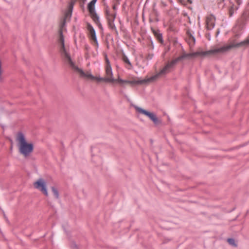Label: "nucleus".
I'll list each match as a JSON object with an SVG mask.
<instances>
[{"mask_svg":"<svg viewBox=\"0 0 249 249\" xmlns=\"http://www.w3.org/2000/svg\"><path fill=\"white\" fill-rule=\"evenodd\" d=\"M239 43H236L235 40H233L228 45L224 46L219 48L212 49L207 51H198L193 53H187L183 52L182 54L178 56L180 60L184 59H190L197 56L200 55L202 56L208 55H214L217 53H222L229 51L232 48H241Z\"/></svg>","mask_w":249,"mask_h":249,"instance_id":"1","label":"nucleus"},{"mask_svg":"<svg viewBox=\"0 0 249 249\" xmlns=\"http://www.w3.org/2000/svg\"><path fill=\"white\" fill-rule=\"evenodd\" d=\"M17 141L18 142V150L20 154L25 158L29 156L34 150L33 144L28 143L24 134L21 132L18 133Z\"/></svg>","mask_w":249,"mask_h":249,"instance_id":"2","label":"nucleus"},{"mask_svg":"<svg viewBox=\"0 0 249 249\" xmlns=\"http://www.w3.org/2000/svg\"><path fill=\"white\" fill-rule=\"evenodd\" d=\"M73 71L78 73L81 78L90 79L91 80H97L98 81H104L107 83H114L115 79L105 78V77H95L92 75L91 72L84 71L82 69L79 68L77 66L75 68Z\"/></svg>","mask_w":249,"mask_h":249,"instance_id":"3","label":"nucleus"},{"mask_svg":"<svg viewBox=\"0 0 249 249\" xmlns=\"http://www.w3.org/2000/svg\"><path fill=\"white\" fill-rule=\"evenodd\" d=\"M134 107L137 112L147 116L151 121H153L155 125L161 124V121L157 118L155 113L148 112L147 110L136 106H134Z\"/></svg>","mask_w":249,"mask_h":249,"instance_id":"4","label":"nucleus"},{"mask_svg":"<svg viewBox=\"0 0 249 249\" xmlns=\"http://www.w3.org/2000/svg\"><path fill=\"white\" fill-rule=\"evenodd\" d=\"M60 52L62 56L64 57L65 61L70 65L71 68L73 70L77 66L72 61L70 54L67 52L65 47V43L60 44Z\"/></svg>","mask_w":249,"mask_h":249,"instance_id":"5","label":"nucleus"},{"mask_svg":"<svg viewBox=\"0 0 249 249\" xmlns=\"http://www.w3.org/2000/svg\"><path fill=\"white\" fill-rule=\"evenodd\" d=\"M34 186L36 189L40 191L46 196H48L46 182L43 178H40L35 182L34 183Z\"/></svg>","mask_w":249,"mask_h":249,"instance_id":"6","label":"nucleus"},{"mask_svg":"<svg viewBox=\"0 0 249 249\" xmlns=\"http://www.w3.org/2000/svg\"><path fill=\"white\" fill-rule=\"evenodd\" d=\"M171 69H170L166 64L165 67L159 73L151 77L150 78H148L147 81H148L149 82H151L156 80L159 77L164 75L165 74L169 72Z\"/></svg>","mask_w":249,"mask_h":249,"instance_id":"7","label":"nucleus"},{"mask_svg":"<svg viewBox=\"0 0 249 249\" xmlns=\"http://www.w3.org/2000/svg\"><path fill=\"white\" fill-rule=\"evenodd\" d=\"M87 29L89 32V37L90 40L94 42L96 45L98 46V43L97 41L95 30L89 23L87 24Z\"/></svg>","mask_w":249,"mask_h":249,"instance_id":"8","label":"nucleus"},{"mask_svg":"<svg viewBox=\"0 0 249 249\" xmlns=\"http://www.w3.org/2000/svg\"><path fill=\"white\" fill-rule=\"evenodd\" d=\"M206 26L208 30L213 29L215 25V18L213 15H210L206 18Z\"/></svg>","mask_w":249,"mask_h":249,"instance_id":"9","label":"nucleus"},{"mask_svg":"<svg viewBox=\"0 0 249 249\" xmlns=\"http://www.w3.org/2000/svg\"><path fill=\"white\" fill-rule=\"evenodd\" d=\"M65 23H66V19L65 18L64 19H63V21L60 26V28L59 30V39H58V42L60 44L64 43V36L63 35V29H63V27L65 26Z\"/></svg>","mask_w":249,"mask_h":249,"instance_id":"10","label":"nucleus"},{"mask_svg":"<svg viewBox=\"0 0 249 249\" xmlns=\"http://www.w3.org/2000/svg\"><path fill=\"white\" fill-rule=\"evenodd\" d=\"M146 82H149L148 81H147V79H144L142 80H125V83L126 84H129L131 85H140V84H142L143 83H146Z\"/></svg>","mask_w":249,"mask_h":249,"instance_id":"11","label":"nucleus"},{"mask_svg":"<svg viewBox=\"0 0 249 249\" xmlns=\"http://www.w3.org/2000/svg\"><path fill=\"white\" fill-rule=\"evenodd\" d=\"M153 34H154L155 37L158 40V41L161 43V44L163 43V40L162 38V35L161 33L159 32L158 30H155L154 29H152Z\"/></svg>","mask_w":249,"mask_h":249,"instance_id":"12","label":"nucleus"},{"mask_svg":"<svg viewBox=\"0 0 249 249\" xmlns=\"http://www.w3.org/2000/svg\"><path fill=\"white\" fill-rule=\"evenodd\" d=\"M97 0H92L88 5V9L89 13H93L95 10V4Z\"/></svg>","mask_w":249,"mask_h":249,"instance_id":"13","label":"nucleus"},{"mask_svg":"<svg viewBox=\"0 0 249 249\" xmlns=\"http://www.w3.org/2000/svg\"><path fill=\"white\" fill-rule=\"evenodd\" d=\"M181 61L179 58L178 57L176 59L172 60L171 62H169L167 63V65L169 67L170 69H172L175 67V66L177 64V63L179 61Z\"/></svg>","mask_w":249,"mask_h":249,"instance_id":"14","label":"nucleus"},{"mask_svg":"<svg viewBox=\"0 0 249 249\" xmlns=\"http://www.w3.org/2000/svg\"><path fill=\"white\" fill-rule=\"evenodd\" d=\"M115 18V15L113 16L112 19L109 18L108 23L109 27L112 30L116 31V28L114 24V21Z\"/></svg>","mask_w":249,"mask_h":249,"instance_id":"15","label":"nucleus"},{"mask_svg":"<svg viewBox=\"0 0 249 249\" xmlns=\"http://www.w3.org/2000/svg\"><path fill=\"white\" fill-rule=\"evenodd\" d=\"M106 74L107 76L105 77V78L114 79L113 77V73H112L111 68H106Z\"/></svg>","mask_w":249,"mask_h":249,"instance_id":"16","label":"nucleus"},{"mask_svg":"<svg viewBox=\"0 0 249 249\" xmlns=\"http://www.w3.org/2000/svg\"><path fill=\"white\" fill-rule=\"evenodd\" d=\"M51 190H52L55 197L56 199H58L59 197V192H58V190L57 189V188H56L54 186H52L51 187Z\"/></svg>","mask_w":249,"mask_h":249,"instance_id":"17","label":"nucleus"},{"mask_svg":"<svg viewBox=\"0 0 249 249\" xmlns=\"http://www.w3.org/2000/svg\"><path fill=\"white\" fill-rule=\"evenodd\" d=\"M91 16V18L92 19L96 22L97 23L99 21V17L97 14L96 13L95 10L93 13H89Z\"/></svg>","mask_w":249,"mask_h":249,"instance_id":"18","label":"nucleus"},{"mask_svg":"<svg viewBox=\"0 0 249 249\" xmlns=\"http://www.w3.org/2000/svg\"><path fill=\"white\" fill-rule=\"evenodd\" d=\"M239 43L241 47H246L249 46V37L247 38L246 40L241 41Z\"/></svg>","mask_w":249,"mask_h":249,"instance_id":"19","label":"nucleus"},{"mask_svg":"<svg viewBox=\"0 0 249 249\" xmlns=\"http://www.w3.org/2000/svg\"><path fill=\"white\" fill-rule=\"evenodd\" d=\"M239 43L241 47H246L249 46V37L247 38L246 40L241 41Z\"/></svg>","mask_w":249,"mask_h":249,"instance_id":"20","label":"nucleus"},{"mask_svg":"<svg viewBox=\"0 0 249 249\" xmlns=\"http://www.w3.org/2000/svg\"><path fill=\"white\" fill-rule=\"evenodd\" d=\"M239 43L241 47H246L249 46V37L247 38L246 40L241 41Z\"/></svg>","mask_w":249,"mask_h":249,"instance_id":"21","label":"nucleus"},{"mask_svg":"<svg viewBox=\"0 0 249 249\" xmlns=\"http://www.w3.org/2000/svg\"><path fill=\"white\" fill-rule=\"evenodd\" d=\"M122 59H123V60L124 61V63L127 64L130 67H132L131 62L129 60V59L127 58V57L124 54H123V58H122Z\"/></svg>","mask_w":249,"mask_h":249,"instance_id":"22","label":"nucleus"},{"mask_svg":"<svg viewBox=\"0 0 249 249\" xmlns=\"http://www.w3.org/2000/svg\"><path fill=\"white\" fill-rule=\"evenodd\" d=\"M227 241L229 244L233 247H237V244L235 243V240L233 238H228Z\"/></svg>","mask_w":249,"mask_h":249,"instance_id":"23","label":"nucleus"},{"mask_svg":"<svg viewBox=\"0 0 249 249\" xmlns=\"http://www.w3.org/2000/svg\"><path fill=\"white\" fill-rule=\"evenodd\" d=\"M76 1V0H71L69 5V11H70V15H71L73 7Z\"/></svg>","mask_w":249,"mask_h":249,"instance_id":"24","label":"nucleus"},{"mask_svg":"<svg viewBox=\"0 0 249 249\" xmlns=\"http://www.w3.org/2000/svg\"><path fill=\"white\" fill-rule=\"evenodd\" d=\"M105 60H106V68H111V65L110 64V62H109V59L107 57V54H105Z\"/></svg>","mask_w":249,"mask_h":249,"instance_id":"25","label":"nucleus"},{"mask_svg":"<svg viewBox=\"0 0 249 249\" xmlns=\"http://www.w3.org/2000/svg\"><path fill=\"white\" fill-rule=\"evenodd\" d=\"M107 18L108 22H109V19L110 18L111 19V18L112 19L113 15H115L116 16V14L115 13H114V14H109L108 12H107Z\"/></svg>","mask_w":249,"mask_h":249,"instance_id":"26","label":"nucleus"},{"mask_svg":"<svg viewBox=\"0 0 249 249\" xmlns=\"http://www.w3.org/2000/svg\"><path fill=\"white\" fill-rule=\"evenodd\" d=\"M154 57V54L153 53H149L147 55L146 57L147 60H151Z\"/></svg>","mask_w":249,"mask_h":249,"instance_id":"27","label":"nucleus"},{"mask_svg":"<svg viewBox=\"0 0 249 249\" xmlns=\"http://www.w3.org/2000/svg\"><path fill=\"white\" fill-rule=\"evenodd\" d=\"M115 81H118V82H119L121 84H123L125 83V80H123V79H121L120 78H118V79H115Z\"/></svg>","mask_w":249,"mask_h":249,"instance_id":"28","label":"nucleus"},{"mask_svg":"<svg viewBox=\"0 0 249 249\" xmlns=\"http://www.w3.org/2000/svg\"><path fill=\"white\" fill-rule=\"evenodd\" d=\"M187 34L189 36V38L192 40V41L195 42V38L194 36H193L190 33H189L188 32H187Z\"/></svg>","mask_w":249,"mask_h":249,"instance_id":"29","label":"nucleus"},{"mask_svg":"<svg viewBox=\"0 0 249 249\" xmlns=\"http://www.w3.org/2000/svg\"><path fill=\"white\" fill-rule=\"evenodd\" d=\"M229 13H230V16H232L233 13V7H231V9H230V11H229Z\"/></svg>","mask_w":249,"mask_h":249,"instance_id":"30","label":"nucleus"},{"mask_svg":"<svg viewBox=\"0 0 249 249\" xmlns=\"http://www.w3.org/2000/svg\"><path fill=\"white\" fill-rule=\"evenodd\" d=\"M71 15H70V11L68 10V11H67V12L65 14V18L68 17H71Z\"/></svg>","mask_w":249,"mask_h":249,"instance_id":"31","label":"nucleus"},{"mask_svg":"<svg viewBox=\"0 0 249 249\" xmlns=\"http://www.w3.org/2000/svg\"><path fill=\"white\" fill-rule=\"evenodd\" d=\"M125 97L127 99L128 101H129V98H128L127 96L126 95H124Z\"/></svg>","mask_w":249,"mask_h":249,"instance_id":"32","label":"nucleus"},{"mask_svg":"<svg viewBox=\"0 0 249 249\" xmlns=\"http://www.w3.org/2000/svg\"><path fill=\"white\" fill-rule=\"evenodd\" d=\"M113 8L114 9H116V6H115V5H114V6H113Z\"/></svg>","mask_w":249,"mask_h":249,"instance_id":"33","label":"nucleus"},{"mask_svg":"<svg viewBox=\"0 0 249 249\" xmlns=\"http://www.w3.org/2000/svg\"><path fill=\"white\" fill-rule=\"evenodd\" d=\"M237 2L239 4L240 3V0H237Z\"/></svg>","mask_w":249,"mask_h":249,"instance_id":"34","label":"nucleus"},{"mask_svg":"<svg viewBox=\"0 0 249 249\" xmlns=\"http://www.w3.org/2000/svg\"><path fill=\"white\" fill-rule=\"evenodd\" d=\"M117 0V3H118V4H119V1L120 0Z\"/></svg>","mask_w":249,"mask_h":249,"instance_id":"35","label":"nucleus"}]
</instances>
